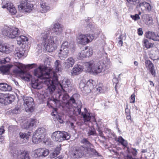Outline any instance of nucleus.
<instances>
[{
	"label": "nucleus",
	"mask_w": 159,
	"mask_h": 159,
	"mask_svg": "<svg viewBox=\"0 0 159 159\" xmlns=\"http://www.w3.org/2000/svg\"><path fill=\"white\" fill-rule=\"evenodd\" d=\"M49 34L50 32L48 31L42 33L41 35L45 49L49 52H52L55 50V44L57 43L58 39L56 36L52 38L49 37Z\"/></svg>",
	"instance_id": "1"
},
{
	"label": "nucleus",
	"mask_w": 159,
	"mask_h": 159,
	"mask_svg": "<svg viewBox=\"0 0 159 159\" xmlns=\"http://www.w3.org/2000/svg\"><path fill=\"white\" fill-rule=\"evenodd\" d=\"M5 95H7V97L5 98V105H7L10 103L9 102V99L8 98V94H5Z\"/></svg>",
	"instance_id": "52"
},
{
	"label": "nucleus",
	"mask_w": 159,
	"mask_h": 159,
	"mask_svg": "<svg viewBox=\"0 0 159 159\" xmlns=\"http://www.w3.org/2000/svg\"><path fill=\"white\" fill-rule=\"evenodd\" d=\"M133 151L132 152V153L134 156H135L137 154V152L136 149L134 148H132Z\"/></svg>",
	"instance_id": "62"
},
{
	"label": "nucleus",
	"mask_w": 159,
	"mask_h": 159,
	"mask_svg": "<svg viewBox=\"0 0 159 159\" xmlns=\"http://www.w3.org/2000/svg\"><path fill=\"white\" fill-rule=\"evenodd\" d=\"M61 147H57L54 150L49 152V157L51 158H54L57 156L60 153Z\"/></svg>",
	"instance_id": "31"
},
{
	"label": "nucleus",
	"mask_w": 159,
	"mask_h": 159,
	"mask_svg": "<svg viewBox=\"0 0 159 159\" xmlns=\"http://www.w3.org/2000/svg\"><path fill=\"white\" fill-rule=\"evenodd\" d=\"M96 125L97 127V129L98 131V132L99 134L100 135H102V131L100 129V126L99 125V124L98 123H96Z\"/></svg>",
	"instance_id": "54"
},
{
	"label": "nucleus",
	"mask_w": 159,
	"mask_h": 159,
	"mask_svg": "<svg viewBox=\"0 0 159 159\" xmlns=\"http://www.w3.org/2000/svg\"><path fill=\"white\" fill-rule=\"evenodd\" d=\"M15 98V97L14 96L8 94V98L9 99V102L10 103L14 101Z\"/></svg>",
	"instance_id": "50"
},
{
	"label": "nucleus",
	"mask_w": 159,
	"mask_h": 159,
	"mask_svg": "<svg viewBox=\"0 0 159 159\" xmlns=\"http://www.w3.org/2000/svg\"><path fill=\"white\" fill-rule=\"evenodd\" d=\"M117 141L124 146L126 147L128 143L127 141L125 140L121 136L119 137Z\"/></svg>",
	"instance_id": "41"
},
{
	"label": "nucleus",
	"mask_w": 159,
	"mask_h": 159,
	"mask_svg": "<svg viewBox=\"0 0 159 159\" xmlns=\"http://www.w3.org/2000/svg\"><path fill=\"white\" fill-rule=\"evenodd\" d=\"M63 30L62 25L58 23L54 24L52 30L56 34L59 35L62 32Z\"/></svg>",
	"instance_id": "27"
},
{
	"label": "nucleus",
	"mask_w": 159,
	"mask_h": 159,
	"mask_svg": "<svg viewBox=\"0 0 159 159\" xmlns=\"http://www.w3.org/2000/svg\"><path fill=\"white\" fill-rule=\"evenodd\" d=\"M3 35L11 39H14L20 35L21 31L18 28L5 27L2 30Z\"/></svg>",
	"instance_id": "7"
},
{
	"label": "nucleus",
	"mask_w": 159,
	"mask_h": 159,
	"mask_svg": "<svg viewBox=\"0 0 159 159\" xmlns=\"http://www.w3.org/2000/svg\"><path fill=\"white\" fill-rule=\"evenodd\" d=\"M130 102L132 103L135 102V94L134 93H133L131 96Z\"/></svg>",
	"instance_id": "53"
},
{
	"label": "nucleus",
	"mask_w": 159,
	"mask_h": 159,
	"mask_svg": "<svg viewBox=\"0 0 159 159\" xmlns=\"http://www.w3.org/2000/svg\"><path fill=\"white\" fill-rule=\"evenodd\" d=\"M24 104L27 112L30 113L32 112L34 109V99L30 97H24L23 98Z\"/></svg>",
	"instance_id": "11"
},
{
	"label": "nucleus",
	"mask_w": 159,
	"mask_h": 159,
	"mask_svg": "<svg viewBox=\"0 0 159 159\" xmlns=\"http://www.w3.org/2000/svg\"><path fill=\"white\" fill-rule=\"evenodd\" d=\"M19 10L20 12H30L33 9V5L26 0H22L18 5Z\"/></svg>",
	"instance_id": "10"
},
{
	"label": "nucleus",
	"mask_w": 159,
	"mask_h": 159,
	"mask_svg": "<svg viewBox=\"0 0 159 159\" xmlns=\"http://www.w3.org/2000/svg\"><path fill=\"white\" fill-rule=\"evenodd\" d=\"M29 154L27 151H23L19 154L17 157V159H29Z\"/></svg>",
	"instance_id": "35"
},
{
	"label": "nucleus",
	"mask_w": 159,
	"mask_h": 159,
	"mask_svg": "<svg viewBox=\"0 0 159 159\" xmlns=\"http://www.w3.org/2000/svg\"><path fill=\"white\" fill-rule=\"evenodd\" d=\"M15 66L17 68L13 70V72L16 74L23 75L25 73V70L26 68H32L34 67L37 66V65L35 64H28L26 66H25L20 63H16L15 64Z\"/></svg>",
	"instance_id": "12"
},
{
	"label": "nucleus",
	"mask_w": 159,
	"mask_h": 159,
	"mask_svg": "<svg viewBox=\"0 0 159 159\" xmlns=\"http://www.w3.org/2000/svg\"><path fill=\"white\" fill-rule=\"evenodd\" d=\"M34 157H46L49 154L48 150L45 148H40L35 150L34 151Z\"/></svg>",
	"instance_id": "17"
},
{
	"label": "nucleus",
	"mask_w": 159,
	"mask_h": 159,
	"mask_svg": "<svg viewBox=\"0 0 159 159\" xmlns=\"http://www.w3.org/2000/svg\"><path fill=\"white\" fill-rule=\"evenodd\" d=\"M144 45L147 48H149L153 46V44L152 43H150L148 40L145 39L143 40Z\"/></svg>",
	"instance_id": "42"
},
{
	"label": "nucleus",
	"mask_w": 159,
	"mask_h": 159,
	"mask_svg": "<svg viewBox=\"0 0 159 159\" xmlns=\"http://www.w3.org/2000/svg\"><path fill=\"white\" fill-rule=\"evenodd\" d=\"M32 76L29 75L26 76H23V79L25 80L28 81L31 80V84L33 88L38 89H41L43 87V82L39 81L38 79L32 80Z\"/></svg>",
	"instance_id": "13"
},
{
	"label": "nucleus",
	"mask_w": 159,
	"mask_h": 159,
	"mask_svg": "<svg viewBox=\"0 0 159 159\" xmlns=\"http://www.w3.org/2000/svg\"><path fill=\"white\" fill-rule=\"evenodd\" d=\"M87 134L88 136L90 138L91 136H96L97 133L96 131L94 128H89L87 131Z\"/></svg>",
	"instance_id": "40"
},
{
	"label": "nucleus",
	"mask_w": 159,
	"mask_h": 159,
	"mask_svg": "<svg viewBox=\"0 0 159 159\" xmlns=\"http://www.w3.org/2000/svg\"><path fill=\"white\" fill-rule=\"evenodd\" d=\"M87 81H86L85 79L83 78L81 80L79 83V87L82 90L84 87L86 85L85 83H86Z\"/></svg>",
	"instance_id": "44"
},
{
	"label": "nucleus",
	"mask_w": 159,
	"mask_h": 159,
	"mask_svg": "<svg viewBox=\"0 0 159 159\" xmlns=\"http://www.w3.org/2000/svg\"><path fill=\"white\" fill-rule=\"evenodd\" d=\"M25 49L21 48H16L14 52V55L17 58L20 59L25 55Z\"/></svg>",
	"instance_id": "23"
},
{
	"label": "nucleus",
	"mask_w": 159,
	"mask_h": 159,
	"mask_svg": "<svg viewBox=\"0 0 159 159\" xmlns=\"http://www.w3.org/2000/svg\"><path fill=\"white\" fill-rule=\"evenodd\" d=\"M66 91H61L60 92H59L57 94V96H58L57 98H52L51 100H52L54 103L56 104L58 103L60 100V98L61 97V99L63 101H68L67 102L69 101L70 99L68 100L69 98V96L67 93H65Z\"/></svg>",
	"instance_id": "14"
},
{
	"label": "nucleus",
	"mask_w": 159,
	"mask_h": 159,
	"mask_svg": "<svg viewBox=\"0 0 159 159\" xmlns=\"http://www.w3.org/2000/svg\"><path fill=\"white\" fill-rule=\"evenodd\" d=\"M93 61H91L85 63V68L89 72L91 71L94 74L102 72L105 70L106 65L104 62L100 61L95 64Z\"/></svg>",
	"instance_id": "3"
},
{
	"label": "nucleus",
	"mask_w": 159,
	"mask_h": 159,
	"mask_svg": "<svg viewBox=\"0 0 159 159\" xmlns=\"http://www.w3.org/2000/svg\"><path fill=\"white\" fill-rule=\"evenodd\" d=\"M5 131V130L3 129V127L2 126L0 128V135H2Z\"/></svg>",
	"instance_id": "63"
},
{
	"label": "nucleus",
	"mask_w": 159,
	"mask_h": 159,
	"mask_svg": "<svg viewBox=\"0 0 159 159\" xmlns=\"http://www.w3.org/2000/svg\"><path fill=\"white\" fill-rule=\"evenodd\" d=\"M2 8H7L11 13L13 14H15L17 11L15 7L13 6V4L11 2H8L5 5H3Z\"/></svg>",
	"instance_id": "21"
},
{
	"label": "nucleus",
	"mask_w": 159,
	"mask_h": 159,
	"mask_svg": "<svg viewBox=\"0 0 159 159\" xmlns=\"http://www.w3.org/2000/svg\"><path fill=\"white\" fill-rule=\"evenodd\" d=\"M145 64L147 67H148L150 72L152 75H155V70L154 69L153 64L150 60H146L145 61Z\"/></svg>",
	"instance_id": "30"
},
{
	"label": "nucleus",
	"mask_w": 159,
	"mask_h": 159,
	"mask_svg": "<svg viewBox=\"0 0 159 159\" xmlns=\"http://www.w3.org/2000/svg\"><path fill=\"white\" fill-rule=\"evenodd\" d=\"M102 84H101V86L100 87H99L98 88H97V91H98L99 92H101L102 90Z\"/></svg>",
	"instance_id": "64"
},
{
	"label": "nucleus",
	"mask_w": 159,
	"mask_h": 159,
	"mask_svg": "<svg viewBox=\"0 0 159 159\" xmlns=\"http://www.w3.org/2000/svg\"><path fill=\"white\" fill-rule=\"evenodd\" d=\"M88 37V34H80L77 37V41L80 44L85 45L90 41Z\"/></svg>",
	"instance_id": "20"
},
{
	"label": "nucleus",
	"mask_w": 159,
	"mask_h": 159,
	"mask_svg": "<svg viewBox=\"0 0 159 159\" xmlns=\"http://www.w3.org/2000/svg\"><path fill=\"white\" fill-rule=\"evenodd\" d=\"M54 66L56 69L58 71H59L61 69V64L60 61L58 60H57L54 63Z\"/></svg>",
	"instance_id": "45"
},
{
	"label": "nucleus",
	"mask_w": 159,
	"mask_h": 159,
	"mask_svg": "<svg viewBox=\"0 0 159 159\" xmlns=\"http://www.w3.org/2000/svg\"><path fill=\"white\" fill-rule=\"evenodd\" d=\"M60 142H61L65 140H68L70 138V135L68 133L60 131Z\"/></svg>",
	"instance_id": "32"
},
{
	"label": "nucleus",
	"mask_w": 159,
	"mask_h": 159,
	"mask_svg": "<svg viewBox=\"0 0 159 159\" xmlns=\"http://www.w3.org/2000/svg\"><path fill=\"white\" fill-rule=\"evenodd\" d=\"M147 38L152 39L153 41L159 42V34L152 32L149 31L146 33Z\"/></svg>",
	"instance_id": "25"
},
{
	"label": "nucleus",
	"mask_w": 159,
	"mask_h": 159,
	"mask_svg": "<svg viewBox=\"0 0 159 159\" xmlns=\"http://www.w3.org/2000/svg\"><path fill=\"white\" fill-rule=\"evenodd\" d=\"M84 110L85 113H84L83 112H82L81 115L83 116L84 122H87L90 121L91 119V116L89 113H86V111H87V110L86 108H84Z\"/></svg>",
	"instance_id": "36"
},
{
	"label": "nucleus",
	"mask_w": 159,
	"mask_h": 159,
	"mask_svg": "<svg viewBox=\"0 0 159 159\" xmlns=\"http://www.w3.org/2000/svg\"><path fill=\"white\" fill-rule=\"evenodd\" d=\"M58 86H60L62 89L61 91H66V89L70 84V81L68 79L63 80L61 81H60L58 83Z\"/></svg>",
	"instance_id": "26"
},
{
	"label": "nucleus",
	"mask_w": 159,
	"mask_h": 159,
	"mask_svg": "<svg viewBox=\"0 0 159 159\" xmlns=\"http://www.w3.org/2000/svg\"><path fill=\"white\" fill-rule=\"evenodd\" d=\"M46 130L44 128H40L37 129L34 133L32 141L33 143L37 144L41 141L46 134Z\"/></svg>",
	"instance_id": "9"
},
{
	"label": "nucleus",
	"mask_w": 159,
	"mask_h": 159,
	"mask_svg": "<svg viewBox=\"0 0 159 159\" xmlns=\"http://www.w3.org/2000/svg\"><path fill=\"white\" fill-rule=\"evenodd\" d=\"M40 5L39 10L42 13L47 12L50 9V7L48 5V4L45 2H40Z\"/></svg>",
	"instance_id": "29"
},
{
	"label": "nucleus",
	"mask_w": 159,
	"mask_h": 159,
	"mask_svg": "<svg viewBox=\"0 0 159 159\" xmlns=\"http://www.w3.org/2000/svg\"><path fill=\"white\" fill-rule=\"evenodd\" d=\"M118 39H119V40L118 42V45L119 46L121 47L122 46L123 44V41L122 40L121 35H120L118 38Z\"/></svg>",
	"instance_id": "56"
},
{
	"label": "nucleus",
	"mask_w": 159,
	"mask_h": 159,
	"mask_svg": "<svg viewBox=\"0 0 159 159\" xmlns=\"http://www.w3.org/2000/svg\"><path fill=\"white\" fill-rule=\"evenodd\" d=\"M7 95L5 94L0 93V103L5 105V98L7 97Z\"/></svg>",
	"instance_id": "46"
},
{
	"label": "nucleus",
	"mask_w": 159,
	"mask_h": 159,
	"mask_svg": "<svg viewBox=\"0 0 159 159\" xmlns=\"http://www.w3.org/2000/svg\"><path fill=\"white\" fill-rule=\"evenodd\" d=\"M93 147H90L89 148H86L85 151L82 153H84L83 156L85 157H91L93 156L96 157L101 156V155L94 148H93Z\"/></svg>",
	"instance_id": "15"
},
{
	"label": "nucleus",
	"mask_w": 159,
	"mask_h": 159,
	"mask_svg": "<svg viewBox=\"0 0 159 159\" xmlns=\"http://www.w3.org/2000/svg\"><path fill=\"white\" fill-rule=\"evenodd\" d=\"M95 85V82L93 80H88L86 85L81 91L86 93H89L91 92V89L93 88Z\"/></svg>",
	"instance_id": "19"
},
{
	"label": "nucleus",
	"mask_w": 159,
	"mask_h": 159,
	"mask_svg": "<svg viewBox=\"0 0 159 159\" xmlns=\"http://www.w3.org/2000/svg\"><path fill=\"white\" fill-rule=\"evenodd\" d=\"M5 46L0 43V52H3Z\"/></svg>",
	"instance_id": "61"
},
{
	"label": "nucleus",
	"mask_w": 159,
	"mask_h": 159,
	"mask_svg": "<svg viewBox=\"0 0 159 159\" xmlns=\"http://www.w3.org/2000/svg\"><path fill=\"white\" fill-rule=\"evenodd\" d=\"M12 89L11 86L7 84L0 83V90L3 91H10Z\"/></svg>",
	"instance_id": "33"
},
{
	"label": "nucleus",
	"mask_w": 159,
	"mask_h": 159,
	"mask_svg": "<svg viewBox=\"0 0 159 159\" xmlns=\"http://www.w3.org/2000/svg\"><path fill=\"white\" fill-rule=\"evenodd\" d=\"M83 67L78 64L75 65L71 70V73L73 75H78L83 70Z\"/></svg>",
	"instance_id": "22"
},
{
	"label": "nucleus",
	"mask_w": 159,
	"mask_h": 159,
	"mask_svg": "<svg viewBox=\"0 0 159 159\" xmlns=\"http://www.w3.org/2000/svg\"><path fill=\"white\" fill-rule=\"evenodd\" d=\"M51 72H48L49 77L46 78L45 80L43 81L47 85L48 89L50 94L53 93L56 89L55 85H58L59 83L58 81L57 75L54 72L52 69L50 68Z\"/></svg>",
	"instance_id": "2"
},
{
	"label": "nucleus",
	"mask_w": 159,
	"mask_h": 159,
	"mask_svg": "<svg viewBox=\"0 0 159 159\" xmlns=\"http://www.w3.org/2000/svg\"><path fill=\"white\" fill-rule=\"evenodd\" d=\"M60 137L59 131H55L52 134V138L54 141L60 142Z\"/></svg>",
	"instance_id": "38"
},
{
	"label": "nucleus",
	"mask_w": 159,
	"mask_h": 159,
	"mask_svg": "<svg viewBox=\"0 0 159 159\" xmlns=\"http://www.w3.org/2000/svg\"><path fill=\"white\" fill-rule=\"evenodd\" d=\"M12 46H10L9 45L5 46L3 52L6 54H8L11 52L13 50Z\"/></svg>",
	"instance_id": "43"
},
{
	"label": "nucleus",
	"mask_w": 159,
	"mask_h": 159,
	"mask_svg": "<svg viewBox=\"0 0 159 159\" xmlns=\"http://www.w3.org/2000/svg\"><path fill=\"white\" fill-rule=\"evenodd\" d=\"M17 38V43L19 45L22 43V42H27L28 40V38L24 35H20V36H18Z\"/></svg>",
	"instance_id": "37"
},
{
	"label": "nucleus",
	"mask_w": 159,
	"mask_h": 159,
	"mask_svg": "<svg viewBox=\"0 0 159 159\" xmlns=\"http://www.w3.org/2000/svg\"><path fill=\"white\" fill-rule=\"evenodd\" d=\"M50 68L43 65H40L34 70V75L41 80H45L49 77L48 72H50ZM51 71H50L51 72Z\"/></svg>",
	"instance_id": "6"
},
{
	"label": "nucleus",
	"mask_w": 159,
	"mask_h": 159,
	"mask_svg": "<svg viewBox=\"0 0 159 159\" xmlns=\"http://www.w3.org/2000/svg\"><path fill=\"white\" fill-rule=\"evenodd\" d=\"M80 143L83 145L79 147L75 148L74 151L71 154V156L74 158H79L83 156L84 153H82L85 149L90 147H93V145L86 138H83L81 140Z\"/></svg>",
	"instance_id": "4"
},
{
	"label": "nucleus",
	"mask_w": 159,
	"mask_h": 159,
	"mask_svg": "<svg viewBox=\"0 0 159 159\" xmlns=\"http://www.w3.org/2000/svg\"><path fill=\"white\" fill-rule=\"evenodd\" d=\"M20 107H16L13 109L11 110V112L13 114H18L20 112Z\"/></svg>",
	"instance_id": "47"
},
{
	"label": "nucleus",
	"mask_w": 159,
	"mask_h": 159,
	"mask_svg": "<svg viewBox=\"0 0 159 159\" xmlns=\"http://www.w3.org/2000/svg\"><path fill=\"white\" fill-rule=\"evenodd\" d=\"M19 135L20 140H19V142L20 144L26 142L30 136L28 134L22 132H20L19 133Z\"/></svg>",
	"instance_id": "28"
},
{
	"label": "nucleus",
	"mask_w": 159,
	"mask_h": 159,
	"mask_svg": "<svg viewBox=\"0 0 159 159\" xmlns=\"http://www.w3.org/2000/svg\"><path fill=\"white\" fill-rule=\"evenodd\" d=\"M93 53V51L91 48L88 49L87 47H86L84 50L81 51L79 53L78 56L80 59H82L83 58L91 56Z\"/></svg>",
	"instance_id": "18"
},
{
	"label": "nucleus",
	"mask_w": 159,
	"mask_h": 159,
	"mask_svg": "<svg viewBox=\"0 0 159 159\" xmlns=\"http://www.w3.org/2000/svg\"><path fill=\"white\" fill-rule=\"evenodd\" d=\"M138 33L139 35H142L143 34L142 29L141 28H139L138 30Z\"/></svg>",
	"instance_id": "58"
},
{
	"label": "nucleus",
	"mask_w": 159,
	"mask_h": 159,
	"mask_svg": "<svg viewBox=\"0 0 159 159\" xmlns=\"http://www.w3.org/2000/svg\"><path fill=\"white\" fill-rule=\"evenodd\" d=\"M147 24L150 25H152V19L151 17L148 16L147 19Z\"/></svg>",
	"instance_id": "51"
},
{
	"label": "nucleus",
	"mask_w": 159,
	"mask_h": 159,
	"mask_svg": "<svg viewBox=\"0 0 159 159\" xmlns=\"http://www.w3.org/2000/svg\"><path fill=\"white\" fill-rule=\"evenodd\" d=\"M79 96V95L77 94H74L70 98L69 101L66 103V106L74 104V109L73 111V114L75 115H78L81 114V108H82V104L80 101H76L78 100V96Z\"/></svg>",
	"instance_id": "5"
},
{
	"label": "nucleus",
	"mask_w": 159,
	"mask_h": 159,
	"mask_svg": "<svg viewBox=\"0 0 159 159\" xmlns=\"http://www.w3.org/2000/svg\"><path fill=\"white\" fill-rule=\"evenodd\" d=\"M140 0H129L128 2H132L135 3V4L138 3L139 2Z\"/></svg>",
	"instance_id": "60"
},
{
	"label": "nucleus",
	"mask_w": 159,
	"mask_h": 159,
	"mask_svg": "<svg viewBox=\"0 0 159 159\" xmlns=\"http://www.w3.org/2000/svg\"><path fill=\"white\" fill-rule=\"evenodd\" d=\"M139 7H144L148 11H150L151 10L152 7L148 3L146 2H143L140 3L139 5H137Z\"/></svg>",
	"instance_id": "39"
},
{
	"label": "nucleus",
	"mask_w": 159,
	"mask_h": 159,
	"mask_svg": "<svg viewBox=\"0 0 159 159\" xmlns=\"http://www.w3.org/2000/svg\"><path fill=\"white\" fill-rule=\"evenodd\" d=\"M57 120L60 123H63V121L62 119V117L59 115H57L56 116Z\"/></svg>",
	"instance_id": "57"
},
{
	"label": "nucleus",
	"mask_w": 159,
	"mask_h": 159,
	"mask_svg": "<svg viewBox=\"0 0 159 159\" xmlns=\"http://www.w3.org/2000/svg\"><path fill=\"white\" fill-rule=\"evenodd\" d=\"M75 61L72 57H70L67 59L65 62L63 63V66L65 68L68 70L72 67L75 64Z\"/></svg>",
	"instance_id": "24"
},
{
	"label": "nucleus",
	"mask_w": 159,
	"mask_h": 159,
	"mask_svg": "<svg viewBox=\"0 0 159 159\" xmlns=\"http://www.w3.org/2000/svg\"><path fill=\"white\" fill-rule=\"evenodd\" d=\"M12 66L9 64L2 65L0 66V71L3 74L8 72Z\"/></svg>",
	"instance_id": "34"
},
{
	"label": "nucleus",
	"mask_w": 159,
	"mask_h": 159,
	"mask_svg": "<svg viewBox=\"0 0 159 159\" xmlns=\"http://www.w3.org/2000/svg\"><path fill=\"white\" fill-rule=\"evenodd\" d=\"M130 17L134 20H139L140 19L139 15L138 14H135L134 15H131Z\"/></svg>",
	"instance_id": "49"
},
{
	"label": "nucleus",
	"mask_w": 159,
	"mask_h": 159,
	"mask_svg": "<svg viewBox=\"0 0 159 159\" xmlns=\"http://www.w3.org/2000/svg\"><path fill=\"white\" fill-rule=\"evenodd\" d=\"M100 53L101 56L105 55H106V56L107 55V53L105 52L104 51V48L103 47L101 48V50H100Z\"/></svg>",
	"instance_id": "55"
},
{
	"label": "nucleus",
	"mask_w": 159,
	"mask_h": 159,
	"mask_svg": "<svg viewBox=\"0 0 159 159\" xmlns=\"http://www.w3.org/2000/svg\"><path fill=\"white\" fill-rule=\"evenodd\" d=\"M70 46V44L67 41H64L62 43L58 52V56L61 59H65L69 56Z\"/></svg>",
	"instance_id": "8"
},
{
	"label": "nucleus",
	"mask_w": 159,
	"mask_h": 159,
	"mask_svg": "<svg viewBox=\"0 0 159 159\" xmlns=\"http://www.w3.org/2000/svg\"><path fill=\"white\" fill-rule=\"evenodd\" d=\"M37 120L35 119H31L29 121L25 122L21 125L22 128L29 130L33 129L34 126L36 125Z\"/></svg>",
	"instance_id": "16"
},
{
	"label": "nucleus",
	"mask_w": 159,
	"mask_h": 159,
	"mask_svg": "<svg viewBox=\"0 0 159 159\" xmlns=\"http://www.w3.org/2000/svg\"><path fill=\"white\" fill-rule=\"evenodd\" d=\"M112 81L113 82V84H116L115 87V88L116 89V84L118 82V80L116 78H114L113 80Z\"/></svg>",
	"instance_id": "59"
},
{
	"label": "nucleus",
	"mask_w": 159,
	"mask_h": 159,
	"mask_svg": "<svg viewBox=\"0 0 159 159\" xmlns=\"http://www.w3.org/2000/svg\"><path fill=\"white\" fill-rule=\"evenodd\" d=\"M87 29H89L90 30H93L94 28V24L90 23L87 25Z\"/></svg>",
	"instance_id": "48"
}]
</instances>
